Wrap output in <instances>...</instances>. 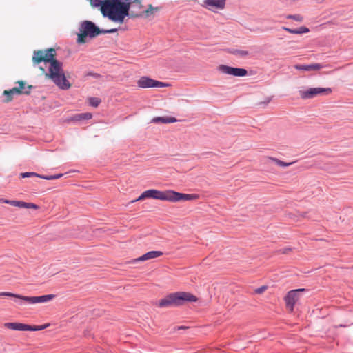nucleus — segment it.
Instances as JSON below:
<instances>
[{
    "mask_svg": "<svg viewBox=\"0 0 353 353\" xmlns=\"http://www.w3.org/2000/svg\"><path fill=\"white\" fill-rule=\"evenodd\" d=\"M93 7H100L101 14L109 20L123 23L126 17L141 16L142 0H90Z\"/></svg>",
    "mask_w": 353,
    "mask_h": 353,
    "instance_id": "nucleus-1",
    "label": "nucleus"
},
{
    "mask_svg": "<svg viewBox=\"0 0 353 353\" xmlns=\"http://www.w3.org/2000/svg\"><path fill=\"white\" fill-rule=\"evenodd\" d=\"M56 50L50 48L45 50H34L32 56V61L34 64L41 62L50 63L48 74L46 76L50 79L60 89L68 90L71 84L66 79L63 70V63L56 58Z\"/></svg>",
    "mask_w": 353,
    "mask_h": 353,
    "instance_id": "nucleus-2",
    "label": "nucleus"
},
{
    "mask_svg": "<svg viewBox=\"0 0 353 353\" xmlns=\"http://www.w3.org/2000/svg\"><path fill=\"white\" fill-rule=\"evenodd\" d=\"M198 298L189 292H176L170 293L161 299L157 305L159 307H179L188 302H196Z\"/></svg>",
    "mask_w": 353,
    "mask_h": 353,
    "instance_id": "nucleus-3",
    "label": "nucleus"
},
{
    "mask_svg": "<svg viewBox=\"0 0 353 353\" xmlns=\"http://www.w3.org/2000/svg\"><path fill=\"white\" fill-rule=\"evenodd\" d=\"M77 43L83 44L87 42V37L93 39L101 34V29L91 21H83L79 28Z\"/></svg>",
    "mask_w": 353,
    "mask_h": 353,
    "instance_id": "nucleus-4",
    "label": "nucleus"
},
{
    "mask_svg": "<svg viewBox=\"0 0 353 353\" xmlns=\"http://www.w3.org/2000/svg\"><path fill=\"white\" fill-rule=\"evenodd\" d=\"M0 296H9L14 299V302L21 305L22 301H25L29 304H37L46 303L52 301L54 297V294H45L39 296H26L20 294H13L11 292H0Z\"/></svg>",
    "mask_w": 353,
    "mask_h": 353,
    "instance_id": "nucleus-5",
    "label": "nucleus"
},
{
    "mask_svg": "<svg viewBox=\"0 0 353 353\" xmlns=\"http://www.w3.org/2000/svg\"><path fill=\"white\" fill-rule=\"evenodd\" d=\"M305 292H308V290L305 288H298L289 291L284 297L287 308L292 312L296 303L301 297V294Z\"/></svg>",
    "mask_w": 353,
    "mask_h": 353,
    "instance_id": "nucleus-6",
    "label": "nucleus"
},
{
    "mask_svg": "<svg viewBox=\"0 0 353 353\" xmlns=\"http://www.w3.org/2000/svg\"><path fill=\"white\" fill-rule=\"evenodd\" d=\"M145 199H154L168 201V190L160 191L156 189H150L143 192L136 201H142Z\"/></svg>",
    "mask_w": 353,
    "mask_h": 353,
    "instance_id": "nucleus-7",
    "label": "nucleus"
},
{
    "mask_svg": "<svg viewBox=\"0 0 353 353\" xmlns=\"http://www.w3.org/2000/svg\"><path fill=\"white\" fill-rule=\"evenodd\" d=\"M332 92L330 88H310L306 90L299 91L300 97L302 99H310L315 97L318 94L328 95Z\"/></svg>",
    "mask_w": 353,
    "mask_h": 353,
    "instance_id": "nucleus-8",
    "label": "nucleus"
},
{
    "mask_svg": "<svg viewBox=\"0 0 353 353\" xmlns=\"http://www.w3.org/2000/svg\"><path fill=\"white\" fill-rule=\"evenodd\" d=\"M197 194H184L168 190V201L178 202L181 201H193L199 199Z\"/></svg>",
    "mask_w": 353,
    "mask_h": 353,
    "instance_id": "nucleus-9",
    "label": "nucleus"
},
{
    "mask_svg": "<svg viewBox=\"0 0 353 353\" xmlns=\"http://www.w3.org/2000/svg\"><path fill=\"white\" fill-rule=\"evenodd\" d=\"M137 85L141 88H165L168 86V84L154 80L147 76L141 77L137 81Z\"/></svg>",
    "mask_w": 353,
    "mask_h": 353,
    "instance_id": "nucleus-10",
    "label": "nucleus"
},
{
    "mask_svg": "<svg viewBox=\"0 0 353 353\" xmlns=\"http://www.w3.org/2000/svg\"><path fill=\"white\" fill-rule=\"evenodd\" d=\"M218 70L223 74L232 75L234 77H245L248 74V71L245 68H234L226 65H220Z\"/></svg>",
    "mask_w": 353,
    "mask_h": 353,
    "instance_id": "nucleus-11",
    "label": "nucleus"
},
{
    "mask_svg": "<svg viewBox=\"0 0 353 353\" xmlns=\"http://www.w3.org/2000/svg\"><path fill=\"white\" fill-rule=\"evenodd\" d=\"M226 0H204L203 6L211 11L215 9L223 10L225 7Z\"/></svg>",
    "mask_w": 353,
    "mask_h": 353,
    "instance_id": "nucleus-12",
    "label": "nucleus"
},
{
    "mask_svg": "<svg viewBox=\"0 0 353 353\" xmlns=\"http://www.w3.org/2000/svg\"><path fill=\"white\" fill-rule=\"evenodd\" d=\"M162 255H163V252L161 251H156V250L149 251V252H146L145 254H143L142 256L132 259L129 263L131 264H134L138 262L145 261L147 260L157 258Z\"/></svg>",
    "mask_w": 353,
    "mask_h": 353,
    "instance_id": "nucleus-13",
    "label": "nucleus"
},
{
    "mask_svg": "<svg viewBox=\"0 0 353 353\" xmlns=\"http://www.w3.org/2000/svg\"><path fill=\"white\" fill-rule=\"evenodd\" d=\"M295 69L298 70L303 71H312V70H319L324 68V65L321 63H312L308 65H301L297 64L294 65Z\"/></svg>",
    "mask_w": 353,
    "mask_h": 353,
    "instance_id": "nucleus-14",
    "label": "nucleus"
},
{
    "mask_svg": "<svg viewBox=\"0 0 353 353\" xmlns=\"http://www.w3.org/2000/svg\"><path fill=\"white\" fill-rule=\"evenodd\" d=\"M4 327L8 329L17 331H28V324L17 323V322H9L5 323Z\"/></svg>",
    "mask_w": 353,
    "mask_h": 353,
    "instance_id": "nucleus-15",
    "label": "nucleus"
},
{
    "mask_svg": "<svg viewBox=\"0 0 353 353\" xmlns=\"http://www.w3.org/2000/svg\"><path fill=\"white\" fill-rule=\"evenodd\" d=\"M17 83L19 85L18 90L21 92V94H26L28 95L31 90L34 88L33 85H27L26 83L23 81H19L17 82Z\"/></svg>",
    "mask_w": 353,
    "mask_h": 353,
    "instance_id": "nucleus-16",
    "label": "nucleus"
},
{
    "mask_svg": "<svg viewBox=\"0 0 353 353\" xmlns=\"http://www.w3.org/2000/svg\"><path fill=\"white\" fill-rule=\"evenodd\" d=\"M177 120L173 117H157L152 119V122L155 123H172Z\"/></svg>",
    "mask_w": 353,
    "mask_h": 353,
    "instance_id": "nucleus-17",
    "label": "nucleus"
},
{
    "mask_svg": "<svg viewBox=\"0 0 353 353\" xmlns=\"http://www.w3.org/2000/svg\"><path fill=\"white\" fill-rule=\"evenodd\" d=\"M92 117V114L90 112H84L74 114L71 121L78 122L81 121L89 120Z\"/></svg>",
    "mask_w": 353,
    "mask_h": 353,
    "instance_id": "nucleus-18",
    "label": "nucleus"
},
{
    "mask_svg": "<svg viewBox=\"0 0 353 353\" xmlns=\"http://www.w3.org/2000/svg\"><path fill=\"white\" fill-rule=\"evenodd\" d=\"M7 203L12 206L19 207L20 208H25L26 206V202L22 201H15V200H8L6 199H0V203Z\"/></svg>",
    "mask_w": 353,
    "mask_h": 353,
    "instance_id": "nucleus-19",
    "label": "nucleus"
},
{
    "mask_svg": "<svg viewBox=\"0 0 353 353\" xmlns=\"http://www.w3.org/2000/svg\"><path fill=\"white\" fill-rule=\"evenodd\" d=\"M159 10V7H153L151 4H150L148 5V7L146 10L142 11L141 16L140 17H150L153 15L154 12H158Z\"/></svg>",
    "mask_w": 353,
    "mask_h": 353,
    "instance_id": "nucleus-20",
    "label": "nucleus"
},
{
    "mask_svg": "<svg viewBox=\"0 0 353 353\" xmlns=\"http://www.w3.org/2000/svg\"><path fill=\"white\" fill-rule=\"evenodd\" d=\"M50 326V323H46L41 325H31L28 324V331H41Z\"/></svg>",
    "mask_w": 353,
    "mask_h": 353,
    "instance_id": "nucleus-21",
    "label": "nucleus"
},
{
    "mask_svg": "<svg viewBox=\"0 0 353 353\" xmlns=\"http://www.w3.org/2000/svg\"><path fill=\"white\" fill-rule=\"evenodd\" d=\"M230 53L240 57H244L248 55L249 52L247 50H237V49H233L230 51Z\"/></svg>",
    "mask_w": 353,
    "mask_h": 353,
    "instance_id": "nucleus-22",
    "label": "nucleus"
},
{
    "mask_svg": "<svg viewBox=\"0 0 353 353\" xmlns=\"http://www.w3.org/2000/svg\"><path fill=\"white\" fill-rule=\"evenodd\" d=\"M88 101L90 105L97 108L100 104L101 100L98 97H89Z\"/></svg>",
    "mask_w": 353,
    "mask_h": 353,
    "instance_id": "nucleus-23",
    "label": "nucleus"
},
{
    "mask_svg": "<svg viewBox=\"0 0 353 353\" xmlns=\"http://www.w3.org/2000/svg\"><path fill=\"white\" fill-rule=\"evenodd\" d=\"M3 95L6 96V97L4 100V101L6 103L10 102L13 99L14 94L10 92V89L4 90Z\"/></svg>",
    "mask_w": 353,
    "mask_h": 353,
    "instance_id": "nucleus-24",
    "label": "nucleus"
},
{
    "mask_svg": "<svg viewBox=\"0 0 353 353\" xmlns=\"http://www.w3.org/2000/svg\"><path fill=\"white\" fill-rule=\"evenodd\" d=\"M286 19H293L299 22H302L303 21V17L301 14H288L286 16Z\"/></svg>",
    "mask_w": 353,
    "mask_h": 353,
    "instance_id": "nucleus-25",
    "label": "nucleus"
},
{
    "mask_svg": "<svg viewBox=\"0 0 353 353\" xmlns=\"http://www.w3.org/2000/svg\"><path fill=\"white\" fill-rule=\"evenodd\" d=\"M310 32V29L306 26H301L299 28H295L294 34H302Z\"/></svg>",
    "mask_w": 353,
    "mask_h": 353,
    "instance_id": "nucleus-26",
    "label": "nucleus"
},
{
    "mask_svg": "<svg viewBox=\"0 0 353 353\" xmlns=\"http://www.w3.org/2000/svg\"><path fill=\"white\" fill-rule=\"evenodd\" d=\"M272 160L273 161H274L277 165L281 166V167H288V166H290L292 164H293V162L285 163V162L281 161L276 158H272Z\"/></svg>",
    "mask_w": 353,
    "mask_h": 353,
    "instance_id": "nucleus-27",
    "label": "nucleus"
},
{
    "mask_svg": "<svg viewBox=\"0 0 353 353\" xmlns=\"http://www.w3.org/2000/svg\"><path fill=\"white\" fill-rule=\"evenodd\" d=\"M31 176H40L39 174H37L34 172H21L20 174V177L21 178H27V177H31Z\"/></svg>",
    "mask_w": 353,
    "mask_h": 353,
    "instance_id": "nucleus-28",
    "label": "nucleus"
},
{
    "mask_svg": "<svg viewBox=\"0 0 353 353\" xmlns=\"http://www.w3.org/2000/svg\"><path fill=\"white\" fill-rule=\"evenodd\" d=\"M118 31L117 28H112L108 30L101 29V34H110V33H114Z\"/></svg>",
    "mask_w": 353,
    "mask_h": 353,
    "instance_id": "nucleus-29",
    "label": "nucleus"
},
{
    "mask_svg": "<svg viewBox=\"0 0 353 353\" xmlns=\"http://www.w3.org/2000/svg\"><path fill=\"white\" fill-rule=\"evenodd\" d=\"M291 250H292L291 248L286 247V248H283L280 249L278 251V252L281 253V254H288Z\"/></svg>",
    "mask_w": 353,
    "mask_h": 353,
    "instance_id": "nucleus-30",
    "label": "nucleus"
},
{
    "mask_svg": "<svg viewBox=\"0 0 353 353\" xmlns=\"http://www.w3.org/2000/svg\"><path fill=\"white\" fill-rule=\"evenodd\" d=\"M266 289H267V286L263 285V286H261V287L255 289L254 292L256 294H259L263 293Z\"/></svg>",
    "mask_w": 353,
    "mask_h": 353,
    "instance_id": "nucleus-31",
    "label": "nucleus"
},
{
    "mask_svg": "<svg viewBox=\"0 0 353 353\" xmlns=\"http://www.w3.org/2000/svg\"><path fill=\"white\" fill-rule=\"evenodd\" d=\"M25 208H33V209H38L39 206L33 203H26V206H25Z\"/></svg>",
    "mask_w": 353,
    "mask_h": 353,
    "instance_id": "nucleus-32",
    "label": "nucleus"
},
{
    "mask_svg": "<svg viewBox=\"0 0 353 353\" xmlns=\"http://www.w3.org/2000/svg\"><path fill=\"white\" fill-rule=\"evenodd\" d=\"M10 92L13 93L14 95H15V94H17V95L21 94V92L19 91V90H18L17 87H14V88H11L10 89Z\"/></svg>",
    "mask_w": 353,
    "mask_h": 353,
    "instance_id": "nucleus-33",
    "label": "nucleus"
},
{
    "mask_svg": "<svg viewBox=\"0 0 353 353\" xmlns=\"http://www.w3.org/2000/svg\"><path fill=\"white\" fill-rule=\"evenodd\" d=\"M282 30L289 32V33H291V34H294V31H295V29H293V28H288V27H285V26H283L281 28Z\"/></svg>",
    "mask_w": 353,
    "mask_h": 353,
    "instance_id": "nucleus-34",
    "label": "nucleus"
},
{
    "mask_svg": "<svg viewBox=\"0 0 353 353\" xmlns=\"http://www.w3.org/2000/svg\"><path fill=\"white\" fill-rule=\"evenodd\" d=\"M39 178L43 179L46 180H53V175H41Z\"/></svg>",
    "mask_w": 353,
    "mask_h": 353,
    "instance_id": "nucleus-35",
    "label": "nucleus"
},
{
    "mask_svg": "<svg viewBox=\"0 0 353 353\" xmlns=\"http://www.w3.org/2000/svg\"><path fill=\"white\" fill-rule=\"evenodd\" d=\"M63 176V174H54L53 175V180L54 179H59L60 177H61Z\"/></svg>",
    "mask_w": 353,
    "mask_h": 353,
    "instance_id": "nucleus-36",
    "label": "nucleus"
},
{
    "mask_svg": "<svg viewBox=\"0 0 353 353\" xmlns=\"http://www.w3.org/2000/svg\"><path fill=\"white\" fill-rule=\"evenodd\" d=\"M187 327H185V326H178V327H174V330H184V329H186Z\"/></svg>",
    "mask_w": 353,
    "mask_h": 353,
    "instance_id": "nucleus-37",
    "label": "nucleus"
},
{
    "mask_svg": "<svg viewBox=\"0 0 353 353\" xmlns=\"http://www.w3.org/2000/svg\"><path fill=\"white\" fill-rule=\"evenodd\" d=\"M270 99H268L266 101L263 102L264 104H268L270 101Z\"/></svg>",
    "mask_w": 353,
    "mask_h": 353,
    "instance_id": "nucleus-38",
    "label": "nucleus"
},
{
    "mask_svg": "<svg viewBox=\"0 0 353 353\" xmlns=\"http://www.w3.org/2000/svg\"><path fill=\"white\" fill-rule=\"evenodd\" d=\"M40 69L44 71V69L42 67H41Z\"/></svg>",
    "mask_w": 353,
    "mask_h": 353,
    "instance_id": "nucleus-39",
    "label": "nucleus"
}]
</instances>
